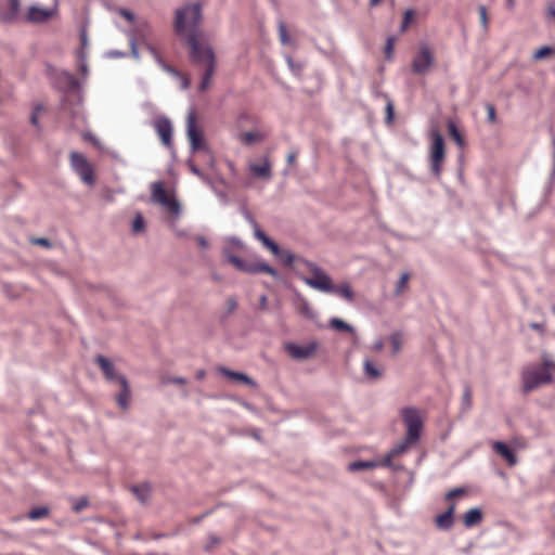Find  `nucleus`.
<instances>
[{"label":"nucleus","mask_w":555,"mask_h":555,"mask_svg":"<svg viewBox=\"0 0 555 555\" xmlns=\"http://www.w3.org/2000/svg\"><path fill=\"white\" fill-rule=\"evenodd\" d=\"M529 327L531 330H534V331L539 332L541 335H544V333H545V326L542 323L531 322L529 324Z\"/></svg>","instance_id":"58"},{"label":"nucleus","mask_w":555,"mask_h":555,"mask_svg":"<svg viewBox=\"0 0 555 555\" xmlns=\"http://www.w3.org/2000/svg\"><path fill=\"white\" fill-rule=\"evenodd\" d=\"M57 80L66 91H74L80 87L79 80L67 70L61 72L59 74Z\"/></svg>","instance_id":"21"},{"label":"nucleus","mask_w":555,"mask_h":555,"mask_svg":"<svg viewBox=\"0 0 555 555\" xmlns=\"http://www.w3.org/2000/svg\"><path fill=\"white\" fill-rule=\"evenodd\" d=\"M298 260L312 273L311 278H300L305 284L322 293H327L332 289V278L325 273L320 266L306 258H300Z\"/></svg>","instance_id":"5"},{"label":"nucleus","mask_w":555,"mask_h":555,"mask_svg":"<svg viewBox=\"0 0 555 555\" xmlns=\"http://www.w3.org/2000/svg\"><path fill=\"white\" fill-rule=\"evenodd\" d=\"M454 512L455 504L452 503L450 506L442 513L436 516L435 525L439 530L448 531L454 525Z\"/></svg>","instance_id":"16"},{"label":"nucleus","mask_w":555,"mask_h":555,"mask_svg":"<svg viewBox=\"0 0 555 555\" xmlns=\"http://www.w3.org/2000/svg\"><path fill=\"white\" fill-rule=\"evenodd\" d=\"M89 505V500L86 496H81L78 500H76L72 506L73 511L75 513L81 512L83 508H86Z\"/></svg>","instance_id":"43"},{"label":"nucleus","mask_w":555,"mask_h":555,"mask_svg":"<svg viewBox=\"0 0 555 555\" xmlns=\"http://www.w3.org/2000/svg\"><path fill=\"white\" fill-rule=\"evenodd\" d=\"M448 129H449V133L450 135L452 137V139L460 145L462 146L464 141H463V137L461 134V132L459 131L456 125L452 121V120H449L448 121Z\"/></svg>","instance_id":"36"},{"label":"nucleus","mask_w":555,"mask_h":555,"mask_svg":"<svg viewBox=\"0 0 555 555\" xmlns=\"http://www.w3.org/2000/svg\"><path fill=\"white\" fill-rule=\"evenodd\" d=\"M212 513V509H208L206 511L205 513H203L202 515L199 516H196L194 518L191 519V524L193 525H198L199 522H202L207 516H209L210 514Z\"/></svg>","instance_id":"57"},{"label":"nucleus","mask_w":555,"mask_h":555,"mask_svg":"<svg viewBox=\"0 0 555 555\" xmlns=\"http://www.w3.org/2000/svg\"><path fill=\"white\" fill-rule=\"evenodd\" d=\"M78 59V68L82 76H87L89 73L88 64H87V56L83 50L79 51L77 54Z\"/></svg>","instance_id":"39"},{"label":"nucleus","mask_w":555,"mask_h":555,"mask_svg":"<svg viewBox=\"0 0 555 555\" xmlns=\"http://www.w3.org/2000/svg\"><path fill=\"white\" fill-rule=\"evenodd\" d=\"M254 236L262 243V245L268 248L272 254H276L279 251V245L271 240L261 229L260 227L254 230Z\"/></svg>","instance_id":"26"},{"label":"nucleus","mask_w":555,"mask_h":555,"mask_svg":"<svg viewBox=\"0 0 555 555\" xmlns=\"http://www.w3.org/2000/svg\"><path fill=\"white\" fill-rule=\"evenodd\" d=\"M479 16H480V23L485 30H488V15H487V8L486 5L481 4L478 8Z\"/></svg>","instance_id":"47"},{"label":"nucleus","mask_w":555,"mask_h":555,"mask_svg":"<svg viewBox=\"0 0 555 555\" xmlns=\"http://www.w3.org/2000/svg\"><path fill=\"white\" fill-rule=\"evenodd\" d=\"M401 415L406 427L405 437L408 441L417 443L424 427L418 410L416 408L405 406L401 410Z\"/></svg>","instance_id":"6"},{"label":"nucleus","mask_w":555,"mask_h":555,"mask_svg":"<svg viewBox=\"0 0 555 555\" xmlns=\"http://www.w3.org/2000/svg\"><path fill=\"white\" fill-rule=\"evenodd\" d=\"M131 491L142 504H146L151 498L152 487L145 481L140 485L132 486Z\"/></svg>","instance_id":"23"},{"label":"nucleus","mask_w":555,"mask_h":555,"mask_svg":"<svg viewBox=\"0 0 555 555\" xmlns=\"http://www.w3.org/2000/svg\"><path fill=\"white\" fill-rule=\"evenodd\" d=\"M363 371H364V375L369 379H376L382 375L379 369L376 367L375 364L369 359L364 360Z\"/></svg>","instance_id":"29"},{"label":"nucleus","mask_w":555,"mask_h":555,"mask_svg":"<svg viewBox=\"0 0 555 555\" xmlns=\"http://www.w3.org/2000/svg\"><path fill=\"white\" fill-rule=\"evenodd\" d=\"M94 362L100 366L108 383H117L120 385V391L116 395L115 400L120 409L128 410L131 389L126 376L118 374L113 362L103 354H98L94 358Z\"/></svg>","instance_id":"3"},{"label":"nucleus","mask_w":555,"mask_h":555,"mask_svg":"<svg viewBox=\"0 0 555 555\" xmlns=\"http://www.w3.org/2000/svg\"><path fill=\"white\" fill-rule=\"evenodd\" d=\"M49 513H50L49 507L38 506V507H35L31 511H29L27 516L30 520H38V519H41V518L48 516Z\"/></svg>","instance_id":"34"},{"label":"nucleus","mask_w":555,"mask_h":555,"mask_svg":"<svg viewBox=\"0 0 555 555\" xmlns=\"http://www.w3.org/2000/svg\"><path fill=\"white\" fill-rule=\"evenodd\" d=\"M241 211H242V215L245 218V220L253 228V230H256L257 228H259L258 222L256 221V219L253 217V215L250 214V211L246 207H242Z\"/></svg>","instance_id":"44"},{"label":"nucleus","mask_w":555,"mask_h":555,"mask_svg":"<svg viewBox=\"0 0 555 555\" xmlns=\"http://www.w3.org/2000/svg\"><path fill=\"white\" fill-rule=\"evenodd\" d=\"M164 72L168 73L169 75L176 78L182 77V73L177 68L172 67L171 65L166 66Z\"/></svg>","instance_id":"60"},{"label":"nucleus","mask_w":555,"mask_h":555,"mask_svg":"<svg viewBox=\"0 0 555 555\" xmlns=\"http://www.w3.org/2000/svg\"><path fill=\"white\" fill-rule=\"evenodd\" d=\"M386 113H387V115H386V120H387L388 122H391V121H392V119H393V115H395V113H393V105H392V102H391L390 100H388V102H387V105H386Z\"/></svg>","instance_id":"56"},{"label":"nucleus","mask_w":555,"mask_h":555,"mask_svg":"<svg viewBox=\"0 0 555 555\" xmlns=\"http://www.w3.org/2000/svg\"><path fill=\"white\" fill-rule=\"evenodd\" d=\"M318 347L319 344L315 340H312L306 345L287 343L285 345V350L291 358L301 361L311 358L315 353Z\"/></svg>","instance_id":"12"},{"label":"nucleus","mask_w":555,"mask_h":555,"mask_svg":"<svg viewBox=\"0 0 555 555\" xmlns=\"http://www.w3.org/2000/svg\"><path fill=\"white\" fill-rule=\"evenodd\" d=\"M482 518V511L479 507H473L464 514L463 521L466 528H473L479 525Z\"/></svg>","instance_id":"22"},{"label":"nucleus","mask_w":555,"mask_h":555,"mask_svg":"<svg viewBox=\"0 0 555 555\" xmlns=\"http://www.w3.org/2000/svg\"><path fill=\"white\" fill-rule=\"evenodd\" d=\"M262 139H263L262 134L251 132V131H246L244 133H241V135H240V140L245 145H251L256 141H261Z\"/></svg>","instance_id":"33"},{"label":"nucleus","mask_w":555,"mask_h":555,"mask_svg":"<svg viewBox=\"0 0 555 555\" xmlns=\"http://www.w3.org/2000/svg\"><path fill=\"white\" fill-rule=\"evenodd\" d=\"M295 305L298 311L308 319L314 318V312L306 297H304L300 293L296 294Z\"/></svg>","instance_id":"25"},{"label":"nucleus","mask_w":555,"mask_h":555,"mask_svg":"<svg viewBox=\"0 0 555 555\" xmlns=\"http://www.w3.org/2000/svg\"><path fill=\"white\" fill-rule=\"evenodd\" d=\"M279 261L288 268H295L294 264L299 266L302 264L298 259L302 258L301 256H296L289 249H284L279 246V251L276 254H272Z\"/></svg>","instance_id":"17"},{"label":"nucleus","mask_w":555,"mask_h":555,"mask_svg":"<svg viewBox=\"0 0 555 555\" xmlns=\"http://www.w3.org/2000/svg\"><path fill=\"white\" fill-rule=\"evenodd\" d=\"M553 372H555L554 359L547 351H542L541 365H528L520 373L522 392L529 393L541 386L552 384Z\"/></svg>","instance_id":"2"},{"label":"nucleus","mask_w":555,"mask_h":555,"mask_svg":"<svg viewBox=\"0 0 555 555\" xmlns=\"http://www.w3.org/2000/svg\"><path fill=\"white\" fill-rule=\"evenodd\" d=\"M430 170L436 178H440L442 162L444 159V139L438 130L431 131Z\"/></svg>","instance_id":"7"},{"label":"nucleus","mask_w":555,"mask_h":555,"mask_svg":"<svg viewBox=\"0 0 555 555\" xmlns=\"http://www.w3.org/2000/svg\"><path fill=\"white\" fill-rule=\"evenodd\" d=\"M164 206L168 211L173 214L180 212V203L175 197H168L165 203L160 204Z\"/></svg>","instance_id":"38"},{"label":"nucleus","mask_w":555,"mask_h":555,"mask_svg":"<svg viewBox=\"0 0 555 555\" xmlns=\"http://www.w3.org/2000/svg\"><path fill=\"white\" fill-rule=\"evenodd\" d=\"M119 14L122 17H125L128 22L132 23L134 21V14L131 11L127 10V9H120L119 10Z\"/></svg>","instance_id":"59"},{"label":"nucleus","mask_w":555,"mask_h":555,"mask_svg":"<svg viewBox=\"0 0 555 555\" xmlns=\"http://www.w3.org/2000/svg\"><path fill=\"white\" fill-rule=\"evenodd\" d=\"M186 164H188L190 171L193 175H195L198 178H204L203 171L193 163L192 158H189Z\"/></svg>","instance_id":"49"},{"label":"nucleus","mask_w":555,"mask_h":555,"mask_svg":"<svg viewBox=\"0 0 555 555\" xmlns=\"http://www.w3.org/2000/svg\"><path fill=\"white\" fill-rule=\"evenodd\" d=\"M142 44L153 57L158 54L157 49L152 43L147 42L144 38L142 40Z\"/></svg>","instance_id":"55"},{"label":"nucleus","mask_w":555,"mask_h":555,"mask_svg":"<svg viewBox=\"0 0 555 555\" xmlns=\"http://www.w3.org/2000/svg\"><path fill=\"white\" fill-rule=\"evenodd\" d=\"M393 44H395V38L388 37L386 40V46H385V54L388 60H390L392 57Z\"/></svg>","instance_id":"48"},{"label":"nucleus","mask_w":555,"mask_h":555,"mask_svg":"<svg viewBox=\"0 0 555 555\" xmlns=\"http://www.w3.org/2000/svg\"><path fill=\"white\" fill-rule=\"evenodd\" d=\"M249 169L255 176L259 178H263L267 180H270L272 178L271 165L268 158H264L261 165L251 164Z\"/></svg>","instance_id":"24"},{"label":"nucleus","mask_w":555,"mask_h":555,"mask_svg":"<svg viewBox=\"0 0 555 555\" xmlns=\"http://www.w3.org/2000/svg\"><path fill=\"white\" fill-rule=\"evenodd\" d=\"M222 254H223L225 260L229 263L233 264L241 272L248 273V274L267 273V274L271 275L273 279L280 278L278 270L274 269L272 266L266 263L261 259L256 260V261H247V260L232 254L228 247L223 248Z\"/></svg>","instance_id":"4"},{"label":"nucleus","mask_w":555,"mask_h":555,"mask_svg":"<svg viewBox=\"0 0 555 555\" xmlns=\"http://www.w3.org/2000/svg\"><path fill=\"white\" fill-rule=\"evenodd\" d=\"M326 294H335L349 302L354 301V292L352 291L350 284L347 282L340 285H335L332 283V289H330Z\"/></svg>","instance_id":"19"},{"label":"nucleus","mask_w":555,"mask_h":555,"mask_svg":"<svg viewBox=\"0 0 555 555\" xmlns=\"http://www.w3.org/2000/svg\"><path fill=\"white\" fill-rule=\"evenodd\" d=\"M554 52V49L550 46H543L541 48H539L534 54H533V57L535 60H541L543 57H545L546 55H550Z\"/></svg>","instance_id":"42"},{"label":"nucleus","mask_w":555,"mask_h":555,"mask_svg":"<svg viewBox=\"0 0 555 555\" xmlns=\"http://www.w3.org/2000/svg\"><path fill=\"white\" fill-rule=\"evenodd\" d=\"M152 197L158 204H163L169 197L162 181L152 184Z\"/></svg>","instance_id":"27"},{"label":"nucleus","mask_w":555,"mask_h":555,"mask_svg":"<svg viewBox=\"0 0 555 555\" xmlns=\"http://www.w3.org/2000/svg\"><path fill=\"white\" fill-rule=\"evenodd\" d=\"M279 37L282 44H287L291 42V38L288 36V31L286 25L283 22H279Z\"/></svg>","instance_id":"41"},{"label":"nucleus","mask_w":555,"mask_h":555,"mask_svg":"<svg viewBox=\"0 0 555 555\" xmlns=\"http://www.w3.org/2000/svg\"><path fill=\"white\" fill-rule=\"evenodd\" d=\"M153 128L158 134L162 143L175 155L172 145L173 127L171 120L166 116H159L153 121Z\"/></svg>","instance_id":"11"},{"label":"nucleus","mask_w":555,"mask_h":555,"mask_svg":"<svg viewBox=\"0 0 555 555\" xmlns=\"http://www.w3.org/2000/svg\"><path fill=\"white\" fill-rule=\"evenodd\" d=\"M186 134L190 140L191 153H195L197 151H208V146L204 142L203 132L197 127L196 117L193 112H190L188 115Z\"/></svg>","instance_id":"9"},{"label":"nucleus","mask_w":555,"mask_h":555,"mask_svg":"<svg viewBox=\"0 0 555 555\" xmlns=\"http://www.w3.org/2000/svg\"><path fill=\"white\" fill-rule=\"evenodd\" d=\"M379 466L376 461H354L348 465L350 472H359L363 469H373Z\"/></svg>","instance_id":"28"},{"label":"nucleus","mask_w":555,"mask_h":555,"mask_svg":"<svg viewBox=\"0 0 555 555\" xmlns=\"http://www.w3.org/2000/svg\"><path fill=\"white\" fill-rule=\"evenodd\" d=\"M330 326L337 332L354 333V328L350 324L338 318H332L330 320Z\"/></svg>","instance_id":"30"},{"label":"nucleus","mask_w":555,"mask_h":555,"mask_svg":"<svg viewBox=\"0 0 555 555\" xmlns=\"http://www.w3.org/2000/svg\"><path fill=\"white\" fill-rule=\"evenodd\" d=\"M145 228V221L141 214H138L132 222V230L134 232L143 231Z\"/></svg>","instance_id":"46"},{"label":"nucleus","mask_w":555,"mask_h":555,"mask_svg":"<svg viewBox=\"0 0 555 555\" xmlns=\"http://www.w3.org/2000/svg\"><path fill=\"white\" fill-rule=\"evenodd\" d=\"M56 13V8L44 9L39 5H30L26 14V21L33 24H41L53 17Z\"/></svg>","instance_id":"14"},{"label":"nucleus","mask_w":555,"mask_h":555,"mask_svg":"<svg viewBox=\"0 0 555 555\" xmlns=\"http://www.w3.org/2000/svg\"><path fill=\"white\" fill-rule=\"evenodd\" d=\"M229 242L235 248H243L244 246L243 242L237 237H231Z\"/></svg>","instance_id":"64"},{"label":"nucleus","mask_w":555,"mask_h":555,"mask_svg":"<svg viewBox=\"0 0 555 555\" xmlns=\"http://www.w3.org/2000/svg\"><path fill=\"white\" fill-rule=\"evenodd\" d=\"M41 109H42V105L41 104L37 105L30 116V122L36 127H39L38 112Z\"/></svg>","instance_id":"54"},{"label":"nucleus","mask_w":555,"mask_h":555,"mask_svg":"<svg viewBox=\"0 0 555 555\" xmlns=\"http://www.w3.org/2000/svg\"><path fill=\"white\" fill-rule=\"evenodd\" d=\"M185 383H186V379L181 376L168 377V378L163 379V384L184 385Z\"/></svg>","instance_id":"50"},{"label":"nucleus","mask_w":555,"mask_h":555,"mask_svg":"<svg viewBox=\"0 0 555 555\" xmlns=\"http://www.w3.org/2000/svg\"><path fill=\"white\" fill-rule=\"evenodd\" d=\"M409 279H410L409 272H403L401 274L399 281L397 282L395 292H393L396 296H399L403 292V289L406 286V283H408Z\"/></svg>","instance_id":"40"},{"label":"nucleus","mask_w":555,"mask_h":555,"mask_svg":"<svg viewBox=\"0 0 555 555\" xmlns=\"http://www.w3.org/2000/svg\"><path fill=\"white\" fill-rule=\"evenodd\" d=\"M389 341H390V345H391V348H392V352L395 354H397L400 350H401V345H402V335L401 333H392L390 336H389Z\"/></svg>","instance_id":"37"},{"label":"nucleus","mask_w":555,"mask_h":555,"mask_svg":"<svg viewBox=\"0 0 555 555\" xmlns=\"http://www.w3.org/2000/svg\"><path fill=\"white\" fill-rule=\"evenodd\" d=\"M486 109H487V114H488V120L491 121V122H494L495 119H496L494 106L492 104H490V103H487L486 104Z\"/></svg>","instance_id":"52"},{"label":"nucleus","mask_w":555,"mask_h":555,"mask_svg":"<svg viewBox=\"0 0 555 555\" xmlns=\"http://www.w3.org/2000/svg\"><path fill=\"white\" fill-rule=\"evenodd\" d=\"M285 61L288 65V68L291 69V72L295 76L300 77L302 69H304V64L301 62L294 61V59L291 55H286Z\"/></svg>","instance_id":"35"},{"label":"nucleus","mask_w":555,"mask_h":555,"mask_svg":"<svg viewBox=\"0 0 555 555\" xmlns=\"http://www.w3.org/2000/svg\"><path fill=\"white\" fill-rule=\"evenodd\" d=\"M465 492L464 488H455L446 493V500H451Z\"/></svg>","instance_id":"53"},{"label":"nucleus","mask_w":555,"mask_h":555,"mask_svg":"<svg viewBox=\"0 0 555 555\" xmlns=\"http://www.w3.org/2000/svg\"><path fill=\"white\" fill-rule=\"evenodd\" d=\"M203 18L199 3H190L176 10L173 28L177 35H185V42L190 48V63L202 69V80L198 91H206L217 68V56L212 46L198 40V29Z\"/></svg>","instance_id":"1"},{"label":"nucleus","mask_w":555,"mask_h":555,"mask_svg":"<svg viewBox=\"0 0 555 555\" xmlns=\"http://www.w3.org/2000/svg\"><path fill=\"white\" fill-rule=\"evenodd\" d=\"M126 55H127L126 52L119 51V50H111L107 52V56H109L112 59H119V57H124Z\"/></svg>","instance_id":"61"},{"label":"nucleus","mask_w":555,"mask_h":555,"mask_svg":"<svg viewBox=\"0 0 555 555\" xmlns=\"http://www.w3.org/2000/svg\"><path fill=\"white\" fill-rule=\"evenodd\" d=\"M178 79L181 81V88H182L183 90H186V89H189V88H190V86H191V80H190V78H188L185 75H183V74H182V77H179Z\"/></svg>","instance_id":"62"},{"label":"nucleus","mask_w":555,"mask_h":555,"mask_svg":"<svg viewBox=\"0 0 555 555\" xmlns=\"http://www.w3.org/2000/svg\"><path fill=\"white\" fill-rule=\"evenodd\" d=\"M34 243L37 245H40V246L51 247V242L44 237H39V238L35 240Z\"/></svg>","instance_id":"63"},{"label":"nucleus","mask_w":555,"mask_h":555,"mask_svg":"<svg viewBox=\"0 0 555 555\" xmlns=\"http://www.w3.org/2000/svg\"><path fill=\"white\" fill-rule=\"evenodd\" d=\"M21 12V0H0V21L5 24H13L17 21Z\"/></svg>","instance_id":"13"},{"label":"nucleus","mask_w":555,"mask_h":555,"mask_svg":"<svg viewBox=\"0 0 555 555\" xmlns=\"http://www.w3.org/2000/svg\"><path fill=\"white\" fill-rule=\"evenodd\" d=\"M415 443L416 442H414V441H408V438L404 437L403 440H401L400 442H398L390 449L391 455L399 456V455L405 453L409 450L411 444H415Z\"/></svg>","instance_id":"31"},{"label":"nucleus","mask_w":555,"mask_h":555,"mask_svg":"<svg viewBox=\"0 0 555 555\" xmlns=\"http://www.w3.org/2000/svg\"><path fill=\"white\" fill-rule=\"evenodd\" d=\"M219 371L222 373V375H224L229 379L242 382L250 387L257 386L256 382L251 377H249L248 375H246L244 373L232 371L224 366H221L219 369Z\"/></svg>","instance_id":"20"},{"label":"nucleus","mask_w":555,"mask_h":555,"mask_svg":"<svg viewBox=\"0 0 555 555\" xmlns=\"http://www.w3.org/2000/svg\"><path fill=\"white\" fill-rule=\"evenodd\" d=\"M149 31H150V25L146 22H143V23L139 24L134 30L127 33L130 48H131V54L135 60L140 59L139 50L137 47V41L143 40V37H145V33H149Z\"/></svg>","instance_id":"15"},{"label":"nucleus","mask_w":555,"mask_h":555,"mask_svg":"<svg viewBox=\"0 0 555 555\" xmlns=\"http://www.w3.org/2000/svg\"><path fill=\"white\" fill-rule=\"evenodd\" d=\"M434 62L431 49L427 44H423L413 57L411 69L414 74L424 75L434 65Z\"/></svg>","instance_id":"10"},{"label":"nucleus","mask_w":555,"mask_h":555,"mask_svg":"<svg viewBox=\"0 0 555 555\" xmlns=\"http://www.w3.org/2000/svg\"><path fill=\"white\" fill-rule=\"evenodd\" d=\"M472 406H473L472 390H470V387L468 385H466L464 387V392H463L462 402H461L462 413L468 412L472 409Z\"/></svg>","instance_id":"32"},{"label":"nucleus","mask_w":555,"mask_h":555,"mask_svg":"<svg viewBox=\"0 0 555 555\" xmlns=\"http://www.w3.org/2000/svg\"><path fill=\"white\" fill-rule=\"evenodd\" d=\"M70 166L80 179L88 185L94 184V171L87 157L78 152L69 155Z\"/></svg>","instance_id":"8"},{"label":"nucleus","mask_w":555,"mask_h":555,"mask_svg":"<svg viewBox=\"0 0 555 555\" xmlns=\"http://www.w3.org/2000/svg\"><path fill=\"white\" fill-rule=\"evenodd\" d=\"M492 449L500 454L506 462L514 466L517 463V456L514 451L503 441H495L492 444Z\"/></svg>","instance_id":"18"},{"label":"nucleus","mask_w":555,"mask_h":555,"mask_svg":"<svg viewBox=\"0 0 555 555\" xmlns=\"http://www.w3.org/2000/svg\"><path fill=\"white\" fill-rule=\"evenodd\" d=\"M396 457L395 455H391V452L389 451L384 460L382 461V463H378L379 465L382 466H385V467H388V468H391V467H395V464L392 463V459Z\"/></svg>","instance_id":"51"},{"label":"nucleus","mask_w":555,"mask_h":555,"mask_svg":"<svg viewBox=\"0 0 555 555\" xmlns=\"http://www.w3.org/2000/svg\"><path fill=\"white\" fill-rule=\"evenodd\" d=\"M225 305H227L225 315L232 314L238 306L236 296L228 297Z\"/></svg>","instance_id":"45"}]
</instances>
